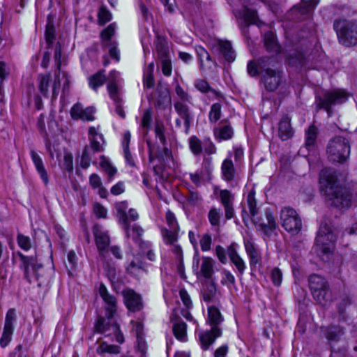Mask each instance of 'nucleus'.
Instances as JSON below:
<instances>
[{
  "instance_id": "1",
  "label": "nucleus",
  "mask_w": 357,
  "mask_h": 357,
  "mask_svg": "<svg viewBox=\"0 0 357 357\" xmlns=\"http://www.w3.org/2000/svg\"><path fill=\"white\" fill-rule=\"evenodd\" d=\"M320 190L326 200L336 208H347L351 206L352 192L337 178L335 172L323 169L319 176Z\"/></svg>"
},
{
  "instance_id": "2",
  "label": "nucleus",
  "mask_w": 357,
  "mask_h": 357,
  "mask_svg": "<svg viewBox=\"0 0 357 357\" xmlns=\"http://www.w3.org/2000/svg\"><path fill=\"white\" fill-rule=\"evenodd\" d=\"M99 294L105 304L107 321L103 317H99L95 324V329L97 332L105 333L106 335H114L116 341L122 344L124 342L123 335L120 331L119 326L113 320V317L116 312V299L109 294L102 283L99 287Z\"/></svg>"
},
{
  "instance_id": "3",
  "label": "nucleus",
  "mask_w": 357,
  "mask_h": 357,
  "mask_svg": "<svg viewBox=\"0 0 357 357\" xmlns=\"http://www.w3.org/2000/svg\"><path fill=\"white\" fill-rule=\"evenodd\" d=\"M261 73V81L268 91H275L282 82V72L275 68V61L273 57L263 56L258 59Z\"/></svg>"
},
{
  "instance_id": "4",
  "label": "nucleus",
  "mask_w": 357,
  "mask_h": 357,
  "mask_svg": "<svg viewBox=\"0 0 357 357\" xmlns=\"http://www.w3.org/2000/svg\"><path fill=\"white\" fill-rule=\"evenodd\" d=\"M208 320L211 326V330L201 334L199 336L202 347L204 350L208 349L215 339L222 335L219 325L223 321L224 319L220 310L217 307L211 306L208 309Z\"/></svg>"
},
{
  "instance_id": "5",
  "label": "nucleus",
  "mask_w": 357,
  "mask_h": 357,
  "mask_svg": "<svg viewBox=\"0 0 357 357\" xmlns=\"http://www.w3.org/2000/svg\"><path fill=\"white\" fill-rule=\"evenodd\" d=\"M309 287L314 300L325 307L331 301V294L327 280L319 275L313 274L308 278Z\"/></svg>"
},
{
  "instance_id": "6",
  "label": "nucleus",
  "mask_w": 357,
  "mask_h": 357,
  "mask_svg": "<svg viewBox=\"0 0 357 357\" xmlns=\"http://www.w3.org/2000/svg\"><path fill=\"white\" fill-rule=\"evenodd\" d=\"M326 153L331 160L344 162L350 155V144L348 139L342 136L333 137L328 143Z\"/></svg>"
},
{
  "instance_id": "7",
  "label": "nucleus",
  "mask_w": 357,
  "mask_h": 357,
  "mask_svg": "<svg viewBox=\"0 0 357 357\" xmlns=\"http://www.w3.org/2000/svg\"><path fill=\"white\" fill-rule=\"evenodd\" d=\"M334 29L340 42L345 46L357 44V25L345 20H337L334 22Z\"/></svg>"
},
{
  "instance_id": "8",
  "label": "nucleus",
  "mask_w": 357,
  "mask_h": 357,
  "mask_svg": "<svg viewBox=\"0 0 357 357\" xmlns=\"http://www.w3.org/2000/svg\"><path fill=\"white\" fill-rule=\"evenodd\" d=\"M349 97V93L344 89H335L326 91L323 96H318L316 103L319 109H324L328 116L332 114L331 107L336 105L345 102Z\"/></svg>"
},
{
  "instance_id": "9",
  "label": "nucleus",
  "mask_w": 357,
  "mask_h": 357,
  "mask_svg": "<svg viewBox=\"0 0 357 357\" xmlns=\"http://www.w3.org/2000/svg\"><path fill=\"white\" fill-rule=\"evenodd\" d=\"M16 255L20 258V268L23 271L24 278L29 283L33 280L39 279L38 271L42 268L43 265L38 262L36 255L25 256L21 252H16Z\"/></svg>"
},
{
  "instance_id": "10",
  "label": "nucleus",
  "mask_w": 357,
  "mask_h": 357,
  "mask_svg": "<svg viewBox=\"0 0 357 357\" xmlns=\"http://www.w3.org/2000/svg\"><path fill=\"white\" fill-rule=\"evenodd\" d=\"M280 221L284 229L292 234H296L301 230V219L297 212L291 207H284L281 209Z\"/></svg>"
},
{
  "instance_id": "11",
  "label": "nucleus",
  "mask_w": 357,
  "mask_h": 357,
  "mask_svg": "<svg viewBox=\"0 0 357 357\" xmlns=\"http://www.w3.org/2000/svg\"><path fill=\"white\" fill-rule=\"evenodd\" d=\"M336 236L326 223H321L316 238L317 246L324 254H329L333 248Z\"/></svg>"
},
{
  "instance_id": "12",
  "label": "nucleus",
  "mask_w": 357,
  "mask_h": 357,
  "mask_svg": "<svg viewBox=\"0 0 357 357\" xmlns=\"http://www.w3.org/2000/svg\"><path fill=\"white\" fill-rule=\"evenodd\" d=\"M188 102H181V101L174 102V108L178 118L175 119V126L176 128L181 127V120L183 121L184 132L188 134L190 127L194 120V114L191 108L187 105Z\"/></svg>"
},
{
  "instance_id": "13",
  "label": "nucleus",
  "mask_w": 357,
  "mask_h": 357,
  "mask_svg": "<svg viewBox=\"0 0 357 357\" xmlns=\"http://www.w3.org/2000/svg\"><path fill=\"white\" fill-rule=\"evenodd\" d=\"M124 303L130 311L137 312L143 308L141 296L130 289H124L122 292Z\"/></svg>"
},
{
  "instance_id": "14",
  "label": "nucleus",
  "mask_w": 357,
  "mask_h": 357,
  "mask_svg": "<svg viewBox=\"0 0 357 357\" xmlns=\"http://www.w3.org/2000/svg\"><path fill=\"white\" fill-rule=\"evenodd\" d=\"M196 52L201 70H210L217 66L216 61L211 58L209 53L204 47L201 46L197 47Z\"/></svg>"
},
{
  "instance_id": "15",
  "label": "nucleus",
  "mask_w": 357,
  "mask_h": 357,
  "mask_svg": "<svg viewBox=\"0 0 357 357\" xmlns=\"http://www.w3.org/2000/svg\"><path fill=\"white\" fill-rule=\"evenodd\" d=\"M61 47L59 43L56 44L54 48V59L56 63V71L55 72V79L52 86V99H56L59 94L60 87L59 73L61 68Z\"/></svg>"
},
{
  "instance_id": "16",
  "label": "nucleus",
  "mask_w": 357,
  "mask_h": 357,
  "mask_svg": "<svg viewBox=\"0 0 357 357\" xmlns=\"http://www.w3.org/2000/svg\"><path fill=\"white\" fill-rule=\"evenodd\" d=\"M95 241L97 248L101 256L104 255V252L107 250L110 241L106 231H102L98 226H96L93 229Z\"/></svg>"
},
{
  "instance_id": "17",
  "label": "nucleus",
  "mask_w": 357,
  "mask_h": 357,
  "mask_svg": "<svg viewBox=\"0 0 357 357\" xmlns=\"http://www.w3.org/2000/svg\"><path fill=\"white\" fill-rule=\"evenodd\" d=\"M123 225L128 238H131L136 243L139 244V247H142V245H147L146 243L141 241V236L144 233V229L140 226L133 225L132 227L130 228L128 222Z\"/></svg>"
},
{
  "instance_id": "18",
  "label": "nucleus",
  "mask_w": 357,
  "mask_h": 357,
  "mask_svg": "<svg viewBox=\"0 0 357 357\" xmlns=\"http://www.w3.org/2000/svg\"><path fill=\"white\" fill-rule=\"evenodd\" d=\"M30 154L37 172L45 185H47L49 183V177L41 158L34 150H31Z\"/></svg>"
},
{
  "instance_id": "19",
  "label": "nucleus",
  "mask_w": 357,
  "mask_h": 357,
  "mask_svg": "<svg viewBox=\"0 0 357 357\" xmlns=\"http://www.w3.org/2000/svg\"><path fill=\"white\" fill-rule=\"evenodd\" d=\"M201 261L200 271L197 272V275H201L206 279H211L214 273V260L208 257H203Z\"/></svg>"
},
{
  "instance_id": "20",
  "label": "nucleus",
  "mask_w": 357,
  "mask_h": 357,
  "mask_svg": "<svg viewBox=\"0 0 357 357\" xmlns=\"http://www.w3.org/2000/svg\"><path fill=\"white\" fill-rule=\"evenodd\" d=\"M227 255L231 260V261L236 266L239 275L242 276L243 274L245 269L246 268L245 264L243 259L238 255L237 253L234 245L232 244L227 248Z\"/></svg>"
},
{
  "instance_id": "21",
  "label": "nucleus",
  "mask_w": 357,
  "mask_h": 357,
  "mask_svg": "<svg viewBox=\"0 0 357 357\" xmlns=\"http://www.w3.org/2000/svg\"><path fill=\"white\" fill-rule=\"evenodd\" d=\"M108 84L107 86L109 97L116 98L115 94L119 93L118 84L120 80V74L116 70H112L107 77Z\"/></svg>"
},
{
  "instance_id": "22",
  "label": "nucleus",
  "mask_w": 357,
  "mask_h": 357,
  "mask_svg": "<svg viewBox=\"0 0 357 357\" xmlns=\"http://www.w3.org/2000/svg\"><path fill=\"white\" fill-rule=\"evenodd\" d=\"M265 215L267 223H259L258 227L266 235H269L276 229L277 224L271 211L269 209L266 210Z\"/></svg>"
},
{
  "instance_id": "23",
  "label": "nucleus",
  "mask_w": 357,
  "mask_h": 357,
  "mask_svg": "<svg viewBox=\"0 0 357 357\" xmlns=\"http://www.w3.org/2000/svg\"><path fill=\"white\" fill-rule=\"evenodd\" d=\"M218 50L225 59L228 62L234 61L236 54L231 47V45L228 41H220L218 43Z\"/></svg>"
},
{
  "instance_id": "24",
  "label": "nucleus",
  "mask_w": 357,
  "mask_h": 357,
  "mask_svg": "<svg viewBox=\"0 0 357 357\" xmlns=\"http://www.w3.org/2000/svg\"><path fill=\"white\" fill-rule=\"evenodd\" d=\"M279 133L282 140H287L293 135L290 119L287 116H283L280 121Z\"/></svg>"
},
{
  "instance_id": "25",
  "label": "nucleus",
  "mask_w": 357,
  "mask_h": 357,
  "mask_svg": "<svg viewBox=\"0 0 357 357\" xmlns=\"http://www.w3.org/2000/svg\"><path fill=\"white\" fill-rule=\"evenodd\" d=\"M202 294L205 302H211L216 295V287L212 281H206L202 289Z\"/></svg>"
},
{
  "instance_id": "26",
  "label": "nucleus",
  "mask_w": 357,
  "mask_h": 357,
  "mask_svg": "<svg viewBox=\"0 0 357 357\" xmlns=\"http://www.w3.org/2000/svg\"><path fill=\"white\" fill-rule=\"evenodd\" d=\"M127 272L135 277H139L146 272L144 264L138 259L132 260L126 268Z\"/></svg>"
},
{
  "instance_id": "27",
  "label": "nucleus",
  "mask_w": 357,
  "mask_h": 357,
  "mask_svg": "<svg viewBox=\"0 0 357 357\" xmlns=\"http://www.w3.org/2000/svg\"><path fill=\"white\" fill-rule=\"evenodd\" d=\"M106 79L105 70H102L89 77V85L93 90L96 91L105 84Z\"/></svg>"
},
{
  "instance_id": "28",
  "label": "nucleus",
  "mask_w": 357,
  "mask_h": 357,
  "mask_svg": "<svg viewBox=\"0 0 357 357\" xmlns=\"http://www.w3.org/2000/svg\"><path fill=\"white\" fill-rule=\"evenodd\" d=\"M264 42L267 51L273 53H278L280 51V46L276 41L275 34L272 31H268L264 34Z\"/></svg>"
},
{
  "instance_id": "29",
  "label": "nucleus",
  "mask_w": 357,
  "mask_h": 357,
  "mask_svg": "<svg viewBox=\"0 0 357 357\" xmlns=\"http://www.w3.org/2000/svg\"><path fill=\"white\" fill-rule=\"evenodd\" d=\"M51 79L52 76L50 73L40 75L38 77L39 91L45 97L48 96L50 82H51Z\"/></svg>"
},
{
  "instance_id": "30",
  "label": "nucleus",
  "mask_w": 357,
  "mask_h": 357,
  "mask_svg": "<svg viewBox=\"0 0 357 357\" xmlns=\"http://www.w3.org/2000/svg\"><path fill=\"white\" fill-rule=\"evenodd\" d=\"M223 178L227 181H231L234 177L235 169L232 161L226 159L223 161L221 167Z\"/></svg>"
},
{
  "instance_id": "31",
  "label": "nucleus",
  "mask_w": 357,
  "mask_h": 357,
  "mask_svg": "<svg viewBox=\"0 0 357 357\" xmlns=\"http://www.w3.org/2000/svg\"><path fill=\"white\" fill-rule=\"evenodd\" d=\"M100 166L107 175L108 181H112L117 172L116 168L104 155L100 156Z\"/></svg>"
},
{
  "instance_id": "32",
  "label": "nucleus",
  "mask_w": 357,
  "mask_h": 357,
  "mask_svg": "<svg viewBox=\"0 0 357 357\" xmlns=\"http://www.w3.org/2000/svg\"><path fill=\"white\" fill-rule=\"evenodd\" d=\"M246 252L250 257V264L251 266H256L261 259V256L257 249L255 245L250 243L247 242L245 243Z\"/></svg>"
},
{
  "instance_id": "33",
  "label": "nucleus",
  "mask_w": 357,
  "mask_h": 357,
  "mask_svg": "<svg viewBox=\"0 0 357 357\" xmlns=\"http://www.w3.org/2000/svg\"><path fill=\"white\" fill-rule=\"evenodd\" d=\"M153 70L154 63L151 62L148 65L147 68L144 73L143 85L144 88L151 89L154 86L155 79L153 77Z\"/></svg>"
},
{
  "instance_id": "34",
  "label": "nucleus",
  "mask_w": 357,
  "mask_h": 357,
  "mask_svg": "<svg viewBox=\"0 0 357 357\" xmlns=\"http://www.w3.org/2000/svg\"><path fill=\"white\" fill-rule=\"evenodd\" d=\"M156 51L160 61L171 58L167 43L163 39H158L156 45Z\"/></svg>"
},
{
  "instance_id": "35",
  "label": "nucleus",
  "mask_w": 357,
  "mask_h": 357,
  "mask_svg": "<svg viewBox=\"0 0 357 357\" xmlns=\"http://www.w3.org/2000/svg\"><path fill=\"white\" fill-rule=\"evenodd\" d=\"M187 326L183 321H178L173 325V333L176 339L181 341L186 340Z\"/></svg>"
},
{
  "instance_id": "36",
  "label": "nucleus",
  "mask_w": 357,
  "mask_h": 357,
  "mask_svg": "<svg viewBox=\"0 0 357 357\" xmlns=\"http://www.w3.org/2000/svg\"><path fill=\"white\" fill-rule=\"evenodd\" d=\"M317 3L315 1H302L299 5L294 6L292 10H298L302 15L308 14L311 13L316 4Z\"/></svg>"
},
{
  "instance_id": "37",
  "label": "nucleus",
  "mask_w": 357,
  "mask_h": 357,
  "mask_svg": "<svg viewBox=\"0 0 357 357\" xmlns=\"http://www.w3.org/2000/svg\"><path fill=\"white\" fill-rule=\"evenodd\" d=\"M141 325L137 326V349L139 354V357H146L147 345L144 337L139 334Z\"/></svg>"
},
{
  "instance_id": "38",
  "label": "nucleus",
  "mask_w": 357,
  "mask_h": 357,
  "mask_svg": "<svg viewBox=\"0 0 357 357\" xmlns=\"http://www.w3.org/2000/svg\"><path fill=\"white\" fill-rule=\"evenodd\" d=\"M189 148L195 155H199L202 153L203 142L197 136H191L189 138Z\"/></svg>"
},
{
  "instance_id": "39",
  "label": "nucleus",
  "mask_w": 357,
  "mask_h": 357,
  "mask_svg": "<svg viewBox=\"0 0 357 357\" xmlns=\"http://www.w3.org/2000/svg\"><path fill=\"white\" fill-rule=\"evenodd\" d=\"M157 93H158V98L155 101L156 105L165 107V105L170 101L167 89L162 88L158 85L157 87Z\"/></svg>"
},
{
  "instance_id": "40",
  "label": "nucleus",
  "mask_w": 357,
  "mask_h": 357,
  "mask_svg": "<svg viewBox=\"0 0 357 357\" xmlns=\"http://www.w3.org/2000/svg\"><path fill=\"white\" fill-rule=\"evenodd\" d=\"M243 18L246 24H257L259 26L260 22L258 19L257 12L254 10L245 8L243 11Z\"/></svg>"
},
{
  "instance_id": "41",
  "label": "nucleus",
  "mask_w": 357,
  "mask_h": 357,
  "mask_svg": "<svg viewBox=\"0 0 357 357\" xmlns=\"http://www.w3.org/2000/svg\"><path fill=\"white\" fill-rule=\"evenodd\" d=\"M45 37L47 48L50 49L52 47L55 40V29L54 24L50 22H49L46 25Z\"/></svg>"
},
{
  "instance_id": "42",
  "label": "nucleus",
  "mask_w": 357,
  "mask_h": 357,
  "mask_svg": "<svg viewBox=\"0 0 357 357\" xmlns=\"http://www.w3.org/2000/svg\"><path fill=\"white\" fill-rule=\"evenodd\" d=\"M222 105L220 103H214L211 105L209 114L208 120L211 123H215L220 119L222 116Z\"/></svg>"
},
{
  "instance_id": "43",
  "label": "nucleus",
  "mask_w": 357,
  "mask_h": 357,
  "mask_svg": "<svg viewBox=\"0 0 357 357\" xmlns=\"http://www.w3.org/2000/svg\"><path fill=\"white\" fill-rule=\"evenodd\" d=\"M195 86L197 90L201 91L202 93H212L214 96L217 97L220 96V93L212 89L208 83L204 79H198L195 82Z\"/></svg>"
},
{
  "instance_id": "44",
  "label": "nucleus",
  "mask_w": 357,
  "mask_h": 357,
  "mask_svg": "<svg viewBox=\"0 0 357 357\" xmlns=\"http://www.w3.org/2000/svg\"><path fill=\"white\" fill-rule=\"evenodd\" d=\"M115 208L119 218V222L124 225L128 222V215L126 209L128 208V203L126 202H118L116 204Z\"/></svg>"
},
{
  "instance_id": "45",
  "label": "nucleus",
  "mask_w": 357,
  "mask_h": 357,
  "mask_svg": "<svg viewBox=\"0 0 357 357\" xmlns=\"http://www.w3.org/2000/svg\"><path fill=\"white\" fill-rule=\"evenodd\" d=\"M175 93L177 96V99L174 100V101H181L184 103L191 102V96L178 82L175 85Z\"/></svg>"
},
{
  "instance_id": "46",
  "label": "nucleus",
  "mask_w": 357,
  "mask_h": 357,
  "mask_svg": "<svg viewBox=\"0 0 357 357\" xmlns=\"http://www.w3.org/2000/svg\"><path fill=\"white\" fill-rule=\"evenodd\" d=\"M150 160L152 161L154 158H158L161 162H167L172 158L171 151L167 148L163 147L161 151L153 155V151L150 150Z\"/></svg>"
},
{
  "instance_id": "47",
  "label": "nucleus",
  "mask_w": 357,
  "mask_h": 357,
  "mask_svg": "<svg viewBox=\"0 0 357 357\" xmlns=\"http://www.w3.org/2000/svg\"><path fill=\"white\" fill-rule=\"evenodd\" d=\"M98 351L99 353H109L112 354H118L121 352L120 347L114 344H108L106 342H102L99 346Z\"/></svg>"
},
{
  "instance_id": "48",
  "label": "nucleus",
  "mask_w": 357,
  "mask_h": 357,
  "mask_svg": "<svg viewBox=\"0 0 357 357\" xmlns=\"http://www.w3.org/2000/svg\"><path fill=\"white\" fill-rule=\"evenodd\" d=\"M225 121H222L220 124L222 125L219 129L218 137L224 140L229 139L233 136V130L229 125H222Z\"/></svg>"
},
{
  "instance_id": "49",
  "label": "nucleus",
  "mask_w": 357,
  "mask_h": 357,
  "mask_svg": "<svg viewBox=\"0 0 357 357\" xmlns=\"http://www.w3.org/2000/svg\"><path fill=\"white\" fill-rule=\"evenodd\" d=\"M17 242L19 247L25 251H28L31 248V241L29 236L18 234L17 236Z\"/></svg>"
},
{
  "instance_id": "50",
  "label": "nucleus",
  "mask_w": 357,
  "mask_h": 357,
  "mask_svg": "<svg viewBox=\"0 0 357 357\" xmlns=\"http://www.w3.org/2000/svg\"><path fill=\"white\" fill-rule=\"evenodd\" d=\"M317 135V128L314 126L309 127L306 132V142L305 145L307 147H310L314 145Z\"/></svg>"
},
{
  "instance_id": "51",
  "label": "nucleus",
  "mask_w": 357,
  "mask_h": 357,
  "mask_svg": "<svg viewBox=\"0 0 357 357\" xmlns=\"http://www.w3.org/2000/svg\"><path fill=\"white\" fill-rule=\"evenodd\" d=\"M221 216L220 209L212 208L208 215V220L211 225L218 226L220 225V219Z\"/></svg>"
},
{
  "instance_id": "52",
  "label": "nucleus",
  "mask_w": 357,
  "mask_h": 357,
  "mask_svg": "<svg viewBox=\"0 0 357 357\" xmlns=\"http://www.w3.org/2000/svg\"><path fill=\"white\" fill-rule=\"evenodd\" d=\"M116 25L114 23H112L101 32V38L105 42V44H108L111 42L110 39L114 35Z\"/></svg>"
},
{
  "instance_id": "53",
  "label": "nucleus",
  "mask_w": 357,
  "mask_h": 357,
  "mask_svg": "<svg viewBox=\"0 0 357 357\" xmlns=\"http://www.w3.org/2000/svg\"><path fill=\"white\" fill-rule=\"evenodd\" d=\"M112 19L111 13L105 7H101L98 13V20L100 25H104L105 23L109 22Z\"/></svg>"
},
{
  "instance_id": "54",
  "label": "nucleus",
  "mask_w": 357,
  "mask_h": 357,
  "mask_svg": "<svg viewBox=\"0 0 357 357\" xmlns=\"http://www.w3.org/2000/svg\"><path fill=\"white\" fill-rule=\"evenodd\" d=\"M247 202L250 211V213L252 217H254L257 213V202L255 198V192H250L247 196Z\"/></svg>"
},
{
  "instance_id": "55",
  "label": "nucleus",
  "mask_w": 357,
  "mask_h": 357,
  "mask_svg": "<svg viewBox=\"0 0 357 357\" xmlns=\"http://www.w3.org/2000/svg\"><path fill=\"white\" fill-rule=\"evenodd\" d=\"M102 140H100L97 137H90V145L86 146L85 148H89V151L93 153L100 152L103 150L101 144Z\"/></svg>"
},
{
  "instance_id": "56",
  "label": "nucleus",
  "mask_w": 357,
  "mask_h": 357,
  "mask_svg": "<svg viewBox=\"0 0 357 357\" xmlns=\"http://www.w3.org/2000/svg\"><path fill=\"white\" fill-rule=\"evenodd\" d=\"M178 229H164L162 230V236L166 243L172 244L177 240Z\"/></svg>"
},
{
  "instance_id": "57",
  "label": "nucleus",
  "mask_w": 357,
  "mask_h": 357,
  "mask_svg": "<svg viewBox=\"0 0 357 357\" xmlns=\"http://www.w3.org/2000/svg\"><path fill=\"white\" fill-rule=\"evenodd\" d=\"M93 154L89 151V148H84L80 160V165L82 168L86 169L89 167Z\"/></svg>"
},
{
  "instance_id": "58",
  "label": "nucleus",
  "mask_w": 357,
  "mask_h": 357,
  "mask_svg": "<svg viewBox=\"0 0 357 357\" xmlns=\"http://www.w3.org/2000/svg\"><path fill=\"white\" fill-rule=\"evenodd\" d=\"M93 154L89 151V148H84L80 160V165L82 168L86 169L89 167Z\"/></svg>"
},
{
  "instance_id": "59",
  "label": "nucleus",
  "mask_w": 357,
  "mask_h": 357,
  "mask_svg": "<svg viewBox=\"0 0 357 357\" xmlns=\"http://www.w3.org/2000/svg\"><path fill=\"white\" fill-rule=\"evenodd\" d=\"M13 330V328H3V334L0 339V344L2 347H6L10 342Z\"/></svg>"
},
{
  "instance_id": "60",
  "label": "nucleus",
  "mask_w": 357,
  "mask_h": 357,
  "mask_svg": "<svg viewBox=\"0 0 357 357\" xmlns=\"http://www.w3.org/2000/svg\"><path fill=\"white\" fill-rule=\"evenodd\" d=\"M271 279L275 286H280L282 280V273L280 268L275 267L271 272Z\"/></svg>"
},
{
  "instance_id": "61",
  "label": "nucleus",
  "mask_w": 357,
  "mask_h": 357,
  "mask_svg": "<svg viewBox=\"0 0 357 357\" xmlns=\"http://www.w3.org/2000/svg\"><path fill=\"white\" fill-rule=\"evenodd\" d=\"M16 321V314L15 309H10L6 314L4 327L13 328L14 323Z\"/></svg>"
},
{
  "instance_id": "62",
  "label": "nucleus",
  "mask_w": 357,
  "mask_h": 357,
  "mask_svg": "<svg viewBox=\"0 0 357 357\" xmlns=\"http://www.w3.org/2000/svg\"><path fill=\"white\" fill-rule=\"evenodd\" d=\"M221 203L223 206L233 205L234 197L228 190H222L220 194Z\"/></svg>"
},
{
  "instance_id": "63",
  "label": "nucleus",
  "mask_w": 357,
  "mask_h": 357,
  "mask_svg": "<svg viewBox=\"0 0 357 357\" xmlns=\"http://www.w3.org/2000/svg\"><path fill=\"white\" fill-rule=\"evenodd\" d=\"M211 243L212 239L211 235L204 234L199 241L202 250L204 252L208 251L211 249Z\"/></svg>"
},
{
  "instance_id": "64",
  "label": "nucleus",
  "mask_w": 357,
  "mask_h": 357,
  "mask_svg": "<svg viewBox=\"0 0 357 357\" xmlns=\"http://www.w3.org/2000/svg\"><path fill=\"white\" fill-rule=\"evenodd\" d=\"M259 62L257 61V63L255 61H250L247 65V72L248 75L251 77H255L259 75Z\"/></svg>"
}]
</instances>
